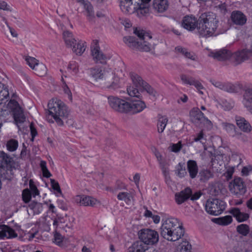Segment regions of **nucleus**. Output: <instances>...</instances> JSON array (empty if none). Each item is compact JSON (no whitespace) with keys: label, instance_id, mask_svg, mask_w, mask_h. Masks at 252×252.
<instances>
[{"label":"nucleus","instance_id":"obj_29","mask_svg":"<svg viewBox=\"0 0 252 252\" xmlns=\"http://www.w3.org/2000/svg\"><path fill=\"white\" fill-rule=\"evenodd\" d=\"M181 79L185 84L193 85L197 90L204 89L200 82L192 77H189L186 75L183 74L181 76Z\"/></svg>","mask_w":252,"mask_h":252},{"label":"nucleus","instance_id":"obj_39","mask_svg":"<svg viewBox=\"0 0 252 252\" xmlns=\"http://www.w3.org/2000/svg\"><path fill=\"white\" fill-rule=\"evenodd\" d=\"M9 96V92L6 86L0 82V104L2 101Z\"/></svg>","mask_w":252,"mask_h":252},{"label":"nucleus","instance_id":"obj_54","mask_svg":"<svg viewBox=\"0 0 252 252\" xmlns=\"http://www.w3.org/2000/svg\"><path fill=\"white\" fill-rule=\"evenodd\" d=\"M2 20L5 22V23L6 24L7 27H8L9 29L10 30V33L11 35L15 37H17L18 36V34L12 28H11L10 26H9L7 20L6 18L4 17H2Z\"/></svg>","mask_w":252,"mask_h":252},{"label":"nucleus","instance_id":"obj_59","mask_svg":"<svg viewBox=\"0 0 252 252\" xmlns=\"http://www.w3.org/2000/svg\"><path fill=\"white\" fill-rule=\"evenodd\" d=\"M162 173L164 175V176L167 178L169 175V169L168 167H162Z\"/></svg>","mask_w":252,"mask_h":252},{"label":"nucleus","instance_id":"obj_40","mask_svg":"<svg viewBox=\"0 0 252 252\" xmlns=\"http://www.w3.org/2000/svg\"><path fill=\"white\" fill-rule=\"evenodd\" d=\"M175 173L176 175L180 178L184 177L187 175V172L186 170L184 164L179 163L176 167Z\"/></svg>","mask_w":252,"mask_h":252},{"label":"nucleus","instance_id":"obj_23","mask_svg":"<svg viewBox=\"0 0 252 252\" xmlns=\"http://www.w3.org/2000/svg\"><path fill=\"white\" fill-rule=\"evenodd\" d=\"M77 1L83 5L84 8L86 11V16L88 20L91 22H94L95 18L93 6L88 1L85 0H77Z\"/></svg>","mask_w":252,"mask_h":252},{"label":"nucleus","instance_id":"obj_13","mask_svg":"<svg viewBox=\"0 0 252 252\" xmlns=\"http://www.w3.org/2000/svg\"><path fill=\"white\" fill-rule=\"evenodd\" d=\"M201 195V193L199 191L196 192L193 194H192L191 189L189 188H187L184 190L181 191L179 194L175 195V199L178 204H181L189 197H190L192 200H197L200 197Z\"/></svg>","mask_w":252,"mask_h":252},{"label":"nucleus","instance_id":"obj_45","mask_svg":"<svg viewBox=\"0 0 252 252\" xmlns=\"http://www.w3.org/2000/svg\"><path fill=\"white\" fill-rule=\"evenodd\" d=\"M32 198V193L28 189H25L22 192V199L26 203H29Z\"/></svg>","mask_w":252,"mask_h":252},{"label":"nucleus","instance_id":"obj_19","mask_svg":"<svg viewBox=\"0 0 252 252\" xmlns=\"http://www.w3.org/2000/svg\"><path fill=\"white\" fill-rule=\"evenodd\" d=\"M198 25V20L197 21L195 17L191 16L184 17L183 22V27L190 31L194 30Z\"/></svg>","mask_w":252,"mask_h":252},{"label":"nucleus","instance_id":"obj_49","mask_svg":"<svg viewBox=\"0 0 252 252\" xmlns=\"http://www.w3.org/2000/svg\"><path fill=\"white\" fill-rule=\"evenodd\" d=\"M64 238L58 232H56L54 234V242L58 245H62Z\"/></svg>","mask_w":252,"mask_h":252},{"label":"nucleus","instance_id":"obj_16","mask_svg":"<svg viewBox=\"0 0 252 252\" xmlns=\"http://www.w3.org/2000/svg\"><path fill=\"white\" fill-rule=\"evenodd\" d=\"M92 55L95 63L101 64H106L107 61L110 58L109 56L104 55L100 50L99 47L97 45H95L94 47L92 49Z\"/></svg>","mask_w":252,"mask_h":252},{"label":"nucleus","instance_id":"obj_32","mask_svg":"<svg viewBox=\"0 0 252 252\" xmlns=\"http://www.w3.org/2000/svg\"><path fill=\"white\" fill-rule=\"evenodd\" d=\"M0 158H1V165L11 168L14 163L13 159L9 155L1 151L0 153Z\"/></svg>","mask_w":252,"mask_h":252},{"label":"nucleus","instance_id":"obj_63","mask_svg":"<svg viewBox=\"0 0 252 252\" xmlns=\"http://www.w3.org/2000/svg\"><path fill=\"white\" fill-rule=\"evenodd\" d=\"M152 218L155 223H158L160 221V217L158 215H153Z\"/></svg>","mask_w":252,"mask_h":252},{"label":"nucleus","instance_id":"obj_52","mask_svg":"<svg viewBox=\"0 0 252 252\" xmlns=\"http://www.w3.org/2000/svg\"><path fill=\"white\" fill-rule=\"evenodd\" d=\"M50 182L53 189L56 190L58 192L61 193L62 191L58 182L53 179H50Z\"/></svg>","mask_w":252,"mask_h":252},{"label":"nucleus","instance_id":"obj_5","mask_svg":"<svg viewBox=\"0 0 252 252\" xmlns=\"http://www.w3.org/2000/svg\"><path fill=\"white\" fill-rule=\"evenodd\" d=\"M219 21L216 19V15L212 12L202 14L198 18V25L197 30L199 34L204 37H209L219 34H215L218 27Z\"/></svg>","mask_w":252,"mask_h":252},{"label":"nucleus","instance_id":"obj_27","mask_svg":"<svg viewBox=\"0 0 252 252\" xmlns=\"http://www.w3.org/2000/svg\"><path fill=\"white\" fill-rule=\"evenodd\" d=\"M235 120L237 125L241 130L245 132H250L252 130L251 126L244 118L236 116Z\"/></svg>","mask_w":252,"mask_h":252},{"label":"nucleus","instance_id":"obj_34","mask_svg":"<svg viewBox=\"0 0 252 252\" xmlns=\"http://www.w3.org/2000/svg\"><path fill=\"white\" fill-rule=\"evenodd\" d=\"M117 198L119 200L124 201L127 204H129L131 203L132 196L129 192H120L117 195Z\"/></svg>","mask_w":252,"mask_h":252},{"label":"nucleus","instance_id":"obj_33","mask_svg":"<svg viewBox=\"0 0 252 252\" xmlns=\"http://www.w3.org/2000/svg\"><path fill=\"white\" fill-rule=\"evenodd\" d=\"M29 208L32 211L34 215L39 214L43 209L42 204L40 203L32 201L29 205Z\"/></svg>","mask_w":252,"mask_h":252},{"label":"nucleus","instance_id":"obj_44","mask_svg":"<svg viewBox=\"0 0 252 252\" xmlns=\"http://www.w3.org/2000/svg\"><path fill=\"white\" fill-rule=\"evenodd\" d=\"M40 166L42 172L43 176L44 177L49 178L52 176V174L47 169L46 161L41 160L40 163Z\"/></svg>","mask_w":252,"mask_h":252},{"label":"nucleus","instance_id":"obj_37","mask_svg":"<svg viewBox=\"0 0 252 252\" xmlns=\"http://www.w3.org/2000/svg\"><path fill=\"white\" fill-rule=\"evenodd\" d=\"M249 243L244 241L237 242L233 247L235 252H245Z\"/></svg>","mask_w":252,"mask_h":252},{"label":"nucleus","instance_id":"obj_53","mask_svg":"<svg viewBox=\"0 0 252 252\" xmlns=\"http://www.w3.org/2000/svg\"><path fill=\"white\" fill-rule=\"evenodd\" d=\"M233 172L234 169L233 168L231 167L227 170V171L223 174V175L225 177L226 179L228 181L231 179Z\"/></svg>","mask_w":252,"mask_h":252},{"label":"nucleus","instance_id":"obj_26","mask_svg":"<svg viewBox=\"0 0 252 252\" xmlns=\"http://www.w3.org/2000/svg\"><path fill=\"white\" fill-rule=\"evenodd\" d=\"M229 213L235 217L239 222L247 220L250 217L248 213L241 212L238 208H233L229 211Z\"/></svg>","mask_w":252,"mask_h":252},{"label":"nucleus","instance_id":"obj_7","mask_svg":"<svg viewBox=\"0 0 252 252\" xmlns=\"http://www.w3.org/2000/svg\"><path fill=\"white\" fill-rule=\"evenodd\" d=\"M6 107L8 109H0V121L2 124L8 119L7 117L9 116L11 112L12 113V115L17 123H21L25 121L26 118L23 110L17 101L11 99Z\"/></svg>","mask_w":252,"mask_h":252},{"label":"nucleus","instance_id":"obj_41","mask_svg":"<svg viewBox=\"0 0 252 252\" xmlns=\"http://www.w3.org/2000/svg\"><path fill=\"white\" fill-rule=\"evenodd\" d=\"M6 146L9 151L13 152L17 149L18 142L17 140L12 139L7 141Z\"/></svg>","mask_w":252,"mask_h":252},{"label":"nucleus","instance_id":"obj_22","mask_svg":"<svg viewBox=\"0 0 252 252\" xmlns=\"http://www.w3.org/2000/svg\"><path fill=\"white\" fill-rule=\"evenodd\" d=\"M0 229V239H3L4 238L11 239L17 237V234L14 230L8 226L1 225Z\"/></svg>","mask_w":252,"mask_h":252},{"label":"nucleus","instance_id":"obj_21","mask_svg":"<svg viewBox=\"0 0 252 252\" xmlns=\"http://www.w3.org/2000/svg\"><path fill=\"white\" fill-rule=\"evenodd\" d=\"M231 19L232 22L237 25L243 26L246 23V16L240 11H233L231 13Z\"/></svg>","mask_w":252,"mask_h":252},{"label":"nucleus","instance_id":"obj_9","mask_svg":"<svg viewBox=\"0 0 252 252\" xmlns=\"http://www.w3.org/2000/svg\"><path fill=\"white\" fill-rule=\"evenodd\" d=\"M225 202L219 199H209L206 203V211L212 215H220L225 210Z\"/></svg>","mask_w":252,"mask_h":252},{"label":"nucleus","instance_id":"obj_30","mask_svg":"<svg viewBox=\"0 0 252 252\" xmlns=\"http://www.w3.org/2000/svg\"><path fill=\"white\" fill-rule=\"evenodd\" d=\"M169 6L167 0H154L153 7L158 12L162 13L165 11Z\"/></svg>","mask_w":252,"mask_h":252},{"label":"nucleus","instance_id":"obj_38","mask_svg":"<svg viewBox=\"0 0 252 252\" xmlns=\"http://www.w3.org/2000/svg\"><path fill=\"white\" fill-rule=\"evenodd\" d=\"M199 175L200 176V180L201 182H205L212 177L213 174L209 170L203 169L200 171Z\"/></svg>","mask_w":252,"mask_h":252},{"label":"nucleus","instance_id":"obj_6","mask_svg":"<svg viewBox=\"0 0 252 252\" xmlns=\"http://www.w3.org/2000/svg\"><path fill=\"white\" fill-rule=\"evenodd\" d=\"M183 226L177 219L171 218L165 220L160 228V234L164 239L170 241L179 240L184 234Z\"/></svg>","mask_w":252,"mask_h":252},{"label":"nucleus","instance_id":"obj_51","mask_svg":"<svg viewBox=\"0 0 252 252\" xmlns=\"http://www.w3.org/2000/svg\"><path fill=\"white\" fill-rule=\"evenodd\" d=\"M29 185L30 188L33 196H35L36 195H38L39 193V191L37 189L36 187L35 186V185L34 184V182L32 180H30Z\"/></svg>","mask_w":252,"mask_h":252},{"label":"nucleus","instance_id":"obj_25","mask_svg":"<svg viewBox=\"0 0 252 252\" xmlns=\"http://www.w3.org/2000/svg\"><path fill=\"white\" fill-rule=\"evenodd\" d=\"M135 3H137L139 9L138 10V16L142 17L149 13V2L151 0H136Z\"/></svg>","mask_w":252,"mask_h":252},{"label":"nucleus","instance_id":"obj_3","mask_svg":"<svg viewBox=\"0 0 252 252\" xmlns=\"http://www.w3.org/2000/svg\"><path fill=\"white\" fill-rule=\"evenodd\" d=\"M48 108L47 120L53 123V118L59 126H63V120L66 119L69 114V111L65 104L60 99L53 98L48 102Z\"/></svg>","mask_w":252,"mask_h":252},{"label":"nucleus","instance_id":"obj_56","mask_svg":"<svg viewBox=\"0 0 252 252\" xmlns=\"http://www.w3.org/2000/svg\"><path fill=\"white\" fill-rule=\"evenodd\" d=\"M251 170V167H244L242 170V173L244 175L247 176L249 174V171Z\"/></svg>","mask_w":252,"mask_h":252},{"label":"nucleus","instance_id":"obj_46","mask_svg":"<svg viewBox=\"0 0 252 252\" xmlns=\"http://www.w3.org/2000/svg\"><path fill=\"white\" fill-rule=\"evenodd\" d=\"M180 252H190L191 246L188 241H183L180 245Z\"/></svg>","mask_w":252,"mask_h":252},{"label":"nucleus","instance_id":"obj_57","mask_svg":"<svg viewBox=\"0 0 252 252\" xmlns=\"http://www.w3.org/2000/svg\"><path fill=\"white\" fill-rule=\"evenodd\" d=\"M184 56L186 58L190 59H191L192 60H195L194 56L193 55H192L191 54V53L188 52L187 50L186 51V52H185Z\"/></svg>","mask_w":252,"mask_h":252},{"label":"nucleus","instance_id":"obj_50","mask_svg":"<svg viewBox=\"0 0 252 252\" xmlns=\"http://www.w3.org/2000/svg\"><path fill=\"white\" fill-rule=\"evenodd\" d=\"M222 90L229 93H233L236 92V87L231 84H224Z\"/></svg>","mask_w":252,"mask_h":252},{"label":"nucleus","instance_id":"obj_12","mask_svg":"<svg viewBox=\"0 0 252 252\" xmlns=\"http://www.w3.org/2000/svg\"><path fill=\"white\" fill-rule=\"evenodd\" d=\"M231 193L237 196L243 195L247 191V188L243 179L240 177L235 178L228 185Z\"/></svg>","mask_w":252,"mask_h":252},{"label":"nucleus","instance_id":"obj_24","mask_svg":"<svg viewBox=\"0 0 252 252\" xmlns=\"http://www.w3.org/2000/svg\"><path fill=\"white\" fill-rule=\"evenodd\" d=\"M189 114L191 120L193 123H202L206 120L204 114L198 108H192Z\"/></svg>","mask_w":252,"mask_h":252},{"label":"nucleus","instance_id":"obj_18","mask_svg":"<svg viewBox=\"0 0 252 252\" xmlns=\"http://www.w3.org/2000/svg\"><path fill=\"white\" fill-rule=\"evenodd\" d=\"M251 57V53L248 52L246 49L237 51L232 54V59L233 60L235 65L240 64Z\"/></svg>","mask_w":252,"mask_h":252},{"label":"nucleus","instance_id":"obj_11","mask_svg":"<svg viewBox=\"0 0 252 252\" xmlns=\"http://www.w3.org/2000/svg\"><path fill=\"white\" fill-rule=\"evenodd\" d=\"M131 79L135 86L134 88L138 90L137 88L141 87L143 89L146 91L149 94L154 96H156L157 92L151 87L147 82L142 80L141 77L134 72H130L129 73Z\"/></svg>","mask_w":252,"mask_h":252},{"label":"nucleus","instance_id":"obj_1","mask_svg":"<svg viewBox=\"0 0 252 252\" xmlns=\"http://www.w3.org/2000/svg\"><path fill=\"white\" fill-rule=\"evenodd\" d=\"M127 93L133 99L129 101L121 99L112 95L108 97V103L114 110L129 115H134L142 111L146 107L145 102L142 101V96L138 90L131 86L127 87Z\"/></svg>","mask_w":252,"mask_h":252},{"label":"nucleus","instance_id":"obj_14","mask_svg":"<svg viewBox=\"0 0 252 252\" xmlns=\"http://www.w3.org/2000/svg\"><path fill=\"white\" fill-rule=\"evenodd\" d=\"M75 203L80 206L94 207L99 203L95 198L86 195H77L74 197Z\"/></svg>","mask_w":252,"mask_h":252},{"label":"nucleus","instance_id":"obj_43","mask_svg":"<svg viewBox=\"0 0 252 252\" xmlns=\"http://www.w3.org/2000/svg\"><path fill=\"white\" fill-rule=\"evenodd\" d=\"M232 218L231 216H226L218 219V224L221 225H227L231 223Z\"/></svg>","mask_w":252,"mask_h":252},{"label":"nucleus","instance_id":"obj_64","mask_svg":"<svg viewBox=\"0 0 252 252\" xmlns=\"http://www.w3.org/2000/svg\"><path fill=\"white\" fill-rule=\"evenodd\" d=\"M246 205L249 209L252 210V197L247 201Z\"/></svg>","mask_w":252,"mask_h":252},{"label":"nucleus","instance_id":"obj_61","mask_svg":"<svg viewBox=\"0 0 252 252\" xmlns=\"http://www.w3.org/2000/svg\"><path fill=\"white\" fill-rule=\"evenodd\" d=\"M213 84L215 87L219 88L222 90H223L224 84H222L221 82H213Z\"/></svg>","mask_w":252,"mask_h":252},{"label":"nucleus","instance_id":"obj_62","mask_svg":"<svg viewBox=\"0 0 252 252\" xmlns=\"http://www.w3.org/2000/svg\"><path fill=\"white\" fill-rule=\"evenodd\" d=\"M0 9L7 10V3L3 1H0Z\"/></svg>","mask_w":252,"mask_h":252},{"label":"nucleus","instance_id":"obj_8","mask_svg":"<svg viewBox=\"0 0 252 252\" xmlns=\"http://www.w3.org/2000/svg\"><path fill=\"white\" fill-rule=\"evenodd\" d=\"M63 38L67 47L71 48L73 53L81 56L85 52L86 43L82 40H77L74 37L72 32L66 31L63 33Z\"/></svg>","mask_w":252,"mask_h":252},{"label":"nucleus","instance_id":"obj_31","mask_svg":"<svg viewBox=\"0 0 252 252\" xmlns=\"http://www.w3.org/2000/svg\"><path fill=\"white\" fill-rule=\"evenodd\" d=\"M187 169L191 179H194L196 177L198 169L197 163L195 160H189L187 162Z\"/></svg>","mask_w":252,"mask_h":252},{"label":"nucleus","instance_id":"obj_42","mask_svg":"<svg viewBox=\"0 0 252 252\" xmlns=\"http://www.w3.org/2000/svg\"><path fill=\"white\" fill-rule=\"evenodd\" d=\"M237 231L243 236H246L250 231L249 226L245 224H241L237 226Z\"/></svg>","mask_w":252,"mask_h":252},{"label":"nucleus","instance_id":"obj_36","mask_svg":"<svg viewBox=\"0 0 252 252\" xmlns=\"http://www.w3.org/2000/svg\"><path fill=\"white\" fill-rule=\"evenodd\" d=\"M168 122V119L166 117L161 116L158 118L157 127H158V131L159 133H162Z\"/></svg>","mask_w":252,"mask_h":252},{"label":"nucleus","instance_id":"obj_17","mask_svg":"<svg viewBox=\"0 0 252 252\" xmlns=\"http://www.w3.org/2000/svg\"><path fill=\"white\" fill-rule=\"evenodd\" d=\"M29 65L34 69L38 75L42 76L46 73V67L44 64L38 65V61L33 57H28L26 59Z\"/></svg>","mask_w":252,"mask_h":252},{"label":"nucleus","instance_id":"obj_10","mask_svg":"<svg viewBox=\"0 0 252 252\" xmlns=\"http://www.w3.org/2000/svg\"><path fill=\"white\" fill-rule=\"evenodd\" d=\"M138 236L140 241L146 245H154L158 241V234L154 230L143 229L138 232Z\"/></svg>","mask_w":252,"mask_h":252},{"label":"nucleus","instance_id":"obj_35","mask_svg":"<svg viewBox=\"0 0 252 252\" xmlns=\"http://www.w3.org/2000/svg\"><path fill=\"white\" fill-rule=\"evenodd\" d=\"M222 127L230 135L234 136L235 135V126L230 123L223 122L221 123Z\"/></svg>","mask_w":252,"mask_h":252},{"label":"nucleus","instance_id":"obj_15","mask_svg":"<svg viewBox=\"0 0 252 252\" xmlns=\"http://www.w3.org/2000/svg\"><path fill=\"white\" fill-rule=\"evenodd\" d=\"M136 0H120V6L123 12L126 14L136 12L138 15V6Z\"/></svg>","mask_w":252,"mask_h":252},{"label":"nucleus","instance_id":"obj_58","mask_svg":"<svg viewBox=\"0 0 252 252\" xmlns=\"http://www.w3.org/2000/svg\"><path fill=\"white\" fill-rule=\"evenodd\" d=\"M203 132L202 131H201L199 133L197 134V135L196 137L194 138V140L196 142L200 140L203 137Z\"/></svg>","mask_w":252,"mask_h":252},{"label":"nucleus","instance_id":"obj_4","mask_svg":"<svg viewBox=\"0 0 252 252\" xmlns=\"http://www.w3.org/2000/svg\"><path fill=\"white\" fill-rule=\"evenodd\" d=\"M134 33L138 37L137 41L134 36H126L124 41L130 48L139 51L148 52L152 47V36L145 31L135 28Z\"/></svg>","mask_w":252,"mask_h":252},{"label":"nucleus","instance_id":"obj_2","mask_svg":"<svg viewBox=\"0 0 252 252\" xmlns=\"http://www.w3.org/2000/svg\"><path fill=\"white\" fill-rule=\"evenodd\" d=\"M91 75L95 82L110 90L119 88V80L115 73L110 68L102 67L91 69Z\"/></svg>","mask_w":252,"mask_h":252},{"label":"nucleus","instance_id":"obj_48","mask_svg":"<svg viewBox=\"0 0 252 252\" xmlns=\"http://www.w3.org/2000/svg\"><path fill=\"white\" fill-rule=\"evenodd\" d=\"M244 99L249 103H252V88L247 89L244 94Z\"/></svg>","mask_w":252,"mask_h":252},{"label":"nucleus","instance_id":"obj_55","mask_svg":"<svg viewBox=\"0 0 252 252\" xmlns=\"http://www.w3.org/2000/svg\"><path fill=\"white\" fill-rule=\"evenodd\" d=\"M30 129H31V134L32 136V140H33L34 137L37 134V131L36 130V129L32 126V124L30 126Z\"/></svg>","mask_w":252,"mask_h":252},{"label":"nucleus","instance_id":"obj_47","mask_svg":"<svg viewBox=\"0 0 252 252\" xmlns=\"http://www.w3.org/2000/svg\"><path fill=\"white\" fill-rule=\"evenodd\" d=\"M182 148V144L181 141H179L176 144H171L169 147L168 149L173 152L178 153Z\"/></svg>","mask_w":252,"mask_h":252},{"label":"nucleus","instance_id":"obj_28","mask_svg":"<svg viewBox=\"0 0 252 252\" xmlns=\"http://www.w3.org/2000/svg\"><path fill=\"white\" fill-rule=\"evenodd\" d=\"M148 250V246L142 242H135L128 249V252H147Z\"/></svg>","mask_w":252,"mask_h":252},{"label":"nucleus","instance_id":"obj_20","mask_svg":"<svg viewBox=\"0 0 252 252\" xmlns=\"http://www.w3.org/2000/svg\"><path fill=\"white\" fill-rule=\"evenodd\" d=\"M211 56L215 59L219 61H224L227 60L232 57L231 52L225 49H220L216 52L211 53Z\"/></svg>","mask_w":252,"mask_h":252},{"label":"nucleus","instance_id":"obj_60","mask_svg":"<svg viewBox=\"0 0 252 252\" xmlns=\"http://www.w3.org/2000/svg\"><path fill=\"white\" fill-rule=\"evenodd\" d=\"M175 50H176V51H177L179 52H180L184 55L185 54V52H186L187 51L186 49L184 48L181 46H178V47H176Z\"/></svg>","mask_w":252,"mask_h":252}]
</instances>
